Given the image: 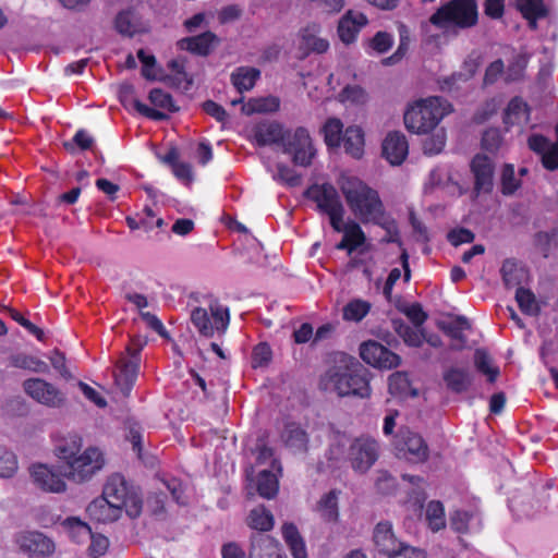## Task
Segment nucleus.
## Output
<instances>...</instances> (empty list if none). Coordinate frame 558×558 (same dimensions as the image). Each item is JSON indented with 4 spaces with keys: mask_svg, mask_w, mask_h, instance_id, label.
<instances>
[{
    "mask_svg": "<svg viewBox=\"0 0 558 558\" xmlns=\"http://www.w3.org/2000/svg\"><path fill=\"white\" fill-rule=\"evenodd\" d=\"M340 190L352 214L362 222L377 221L385 214L379 193L356 177H343Z\"/></svg>",
    "mask_w": 558,
    "mask_h": 558,
    "instance_id": "obj_1",
    "label": "nucleus"
},
{
    "mask_svg": "<svg viewBox=\"0 0 558 558\" xmlns=\"http://www.w3.org/2000/svg\"><path fill=\"white\" fill-rule=\"evenodd\" d=\"M326 377L328 388L340 397L365 398L371 393L368 372L355 357L342 354L338 365L330 368Z\"/></svg>",
    "mask_w": 558,
    "mask_h": 558,
    "instance_id": "obj_2",
    "label": "nucleus"
},
{
    "mask_svg": "<svg viewBox=\"0 0 558 558\" xmlns=\"http://www.w3.org/2000/svg\"><path fill=\"white\" fill-rule=\"evenodd\" d=\"M476 0H449L428 19V23L440 29L446 37H457L463 31L477 25Z\"/></svg>",
    "mask_w": 558,
    "mask_h": 558,
    "instance_id": "obj_3",
    "label": "nucleus"
},
{
    "mask_svg": "<svg viewBox=\"0 0 558 558\" xmlns=\"http://www.w3.org/2000/svg\"><path fill=\"white\" fill-rule=\"evenodd\" d=\"M201 305L191 312V322L197 331L207 338L223 335L230 323L229 308L213 295H204Z\"/></svg>",
    "mask_w": 558,
    "mask_h": 558,
    "instance_id": "obj_4",
    "label": "nucleus"
},
{
    "mask_svg": "<svg viewBox=\"0 0 558 558\" xmlns=\"http://www.w3.org/2000/svg\"><path fill=\"white\" fill-rule=\"evenodd\" d=\"M450 111L451 105L441 97L422 99L405 111L404 125L412 133L425 134L435 129Z\"/></svg>",
    "mask_w": 558,
    "mask_h": 558,
    "instance_id": "obj_5",
    "label": "nucleus"
},
{
    "mask_svg": "<svg viewBox=\"0 0 558 558\" xmlns=\"http://www.w3.org/2000/svg\"><path fill=\"white\" fill-rule=\"evenodd\" d=\"M101 496L119 506L131 519H136L142 514L143 497L141 489L129 483L120 473L111 474L107 478Z\"/></svg>",
    "mask_w": 558,
    "mask_h": 558,
    "instance_id": "obj_6",
    "label": "nucleus"
},
{
    "mask_svg": "<svg viewBox=\"0 0 558 558\" xmlns=\"http://www.w3.org/2000/svg\"><path fill=\"white\" fill-rule=\"evenodd\" d=\"M146 340L133 337L125 351L114 362V384L124 397H128L137 379L141 366V351Z\"/></svg>",
    "mask_w": 558,
    "mask_h": 558,
    "instance_id": "obj_7",
    "label": "nucleus"
},
{
    "mask_svg": "<svg viewBox=\"0 0 558 558\" xmlns=\"http://www.w3.org/2000/svg\"><path fill=\"white\" fill-rule=\"evenodd\" d=\"M105 464L104 452L97 447H88L66 463L64 476L74 483L82 484L90 481Z\"/></svg>",
    "mask_w": 558,
    "mask_h": 558,
    "instance_id": "obj_8",
    "label": "nucleus"
},
{
    "mask_svg": "<svg viewBox=\"0 0 558 558\" xmlns=\"http://www.w3.org/2000/svg\"><path fill=\"white\" fill-rule=\"evenodd\" d=\"M397 458L410 463H424L429 458V448L424 438L409 429L400 428L393 440Z\"/></svg>",
    "mask_w": 558,
    "mask_h": 558,
    "instance_id": "obj_9",
    "label": "nucleus"
},
{
    "mask_svg": "<svg viewBox=\"0 0 558 558\" xmlns=\"http://www.w3.org/2000/svg\"><path fill=\"white\" fill-rule=\"evenodd\" d=\"M282 147L283 153L290 155L293 163L300 167H308L316 153L308 131L302 126L286 131Z\"/></svg>",
    "mask_w": 558,
    "mask_h": 558,
    "instance_id": "obj_10",
    "label": "nucleus"
},
{
    "mask_svg": "<svg viewBox=\"0 0 558 558\" xmlns=\"http://www.w3.org/2000/svg\"><path fill=\"white\" fill-rule=\"evenodd\" d=\"M378 456L379 445L375 439L359 437L349 447L348 461L355 472L364 474L374 465Z\"/></svg>",
    "mask_w": 558,
    "mask_h": 558,
    "instance_id": "obj_11",
    "label": "nucleus"
},
{
    "mask_svg": "<svg viewBox=\"0 0 558 558\" xmlns=\"http://www.w3.org/2000/svg\"><path fill=\"white\" fill-rule=\"evenodd\" d=\"M143 11L144 4L142 1H136L122 9L114 20L117 32L126 37L147 32L148 24L144 19Z\"/></svg>",
    "mask_w": 558,
    "mask_h": 558,
    "instance_id": "obj_12",
    "label": "nucleus"
},
{
    "mask_svg": "<svg viewBox=\"0 0 558 558\" xmlns=\"http://www.w3.org/2000/svg\"><path fill=\"white\" fill-rule=\"evenodd\" d=\"M360 355L365 363L378 368L390 369L399 366L401 363V359L398 354L376 341L362 343L360 347Z\"/></svg>",
    "mask_w": 558,
    "mask_h": 558,
    "instance_id": "obj_13",
    "label": "nucleus"
},
{
    "mask_svg": "<svg viewBox=\"0 0 558 558\" xmlns=\"http://www.w3.org/2000/svg\"><path fill=\"white\" fill-rule=\"evenodd\" d=\"M471 171L474 177V193L488 194L494 187L495 167L492 159L485 155H476L471 161Z\"/></svg>",
    "mask_w": 558,
    "mask_h": 558,
    "instance_id": "obj_14",
    "label": "nucleus"
},
{
    "mask_svg": "<svg viewBox=\"0 0 558 558\" xmlns=\"http://www.w3.org/2000/svg\"><path fill=\"white\" fill-rule=\"evenodd\" d=\"M247 558H287V555L275 537L264 533H252Z\"/></svg>",
    "mask_w": 558,
    "mask_h": 558,
    "instance_id": "obj_15",
    "label": "nucleus"
},
{
    "mask_svg": "<svg viewBox=\"0 0 558 558\" xmlns=\"http://www.w3.org/2000/svg\"><path fill=\"white\" fill-rule=\"evenodd\" d=\"M306 196L325 214L344 208L337 189L329 183L312 185L306 191Z\"/></svg>",
    "mask_w": 558,
    "mask_h": 558,
    "instance_id": "obj_16",
    "label": "nucleus"
},
{
    "mask_svg": "<svg viewBox=\"0 0 558 558\" xmlns=\"http://www.w3.org/2000/svg\"><path fill=\"white\" fill-rule=\"evenodd\" d=\"M366 24L367 17L363 13L349 10L338 23L337 33L340 40L345 45L354 43L361 28Z\"/></svg>",
    "mask_w": 558,
    "mask_h": 558,
    "instance_id": "obj_17",
    "label": "nucleus"
},
{
    "mask_svg": "<svg viewBox=\"0 0 558 558\" xmlns=\"http://www.w3.org/2000/svg\"><path fill=\"white\" fill-rule=\"evenodd\" d=\"M408 142L400 132L389 133L383 143V155L393 166H399L408 156Z\"/></svg>",
    "mask_w": 558,
    "mask_h": 558,
    "instance_id": "obj_18",
    "label": "nucleus"
},
{
    "mask_svg": "<svg viewBox=\"0 0 558 558\" xmlns=\"http://www.w3.org/2000/svg\"><path fill=\"white\" fill-rule=\"evenodd\" d=\"M89 517L101 523H110L119 520L123 510L116 506L104 496L95 498L87 506Z\"/></svg>",
    "mask_w": 558,
    "mask_h": 558,
    "instance_id": "obj_19",
    "label": "nucleus"
},
{
    "mask_svg": "<svg viewBox=\"0 0 558 558\" xmlns=\"http://www.w3.org/2000/svg\"><path fill=\"white\" fill-rule=\"evenodd\" d=\"M284 446L295 454H304L308 451V435L299 424L289 423L281 433Z\"/></svg>",
    "mask_w": 558,
    "mask_h": 558,
    "instance_id": "obj_20",
    "label": "nucleus"
},
{
    "mask_svg": "<svg viewBox=\"0 0 558 558\" xmlns=\"http://www.w3.org/2000/svg\"><path fill=\"white\" fill-rule=\"evenodd\" d=\"M446 387L454 393H463L473 383V374L468 367L451 366L442 374Z\"/></svg>",
    "mask_w": 558,
    "mask_h": 558,
    "instance_id": "obj_21",
    "label": "nucleus"
},
{
    "mask_svg": "<svg viewBox=\"0 0 558 558\" xmlns=\"http://www.w3.org/2000/svg\"><path fill=\"white\" fill-rule=\"evenodd\" d=\"M64 473L53 466L37 464V486L46 492L61 493L65 489Z\"/></svg>",
    "mask_w": 558,
    "mask_h": 558,
    "instance_id": "obj_22",
    "label": "nucleus"
},
{
    "mask_svg": "<svg viewBox=\"0 0 558 558\" xmlns=\"http://www.w3.org/2000/svg\"><path fill=\"white\" fill-rule=\"evenodd\" d=\"M56 454L68 462L73 459L82 449V437L75 433L60 434L54 437Z\"/></svg>",
    "mask_w": 558,
    "mask_h": 558,
    "instance_id": "obj_23",
    "label": "nucleus"
},
{
    "mask_svg": "<svg viewBox=\"0 0 558 558\" xmlns=\"http://www.w3.org/2000/svg\"><path fill=\"white\" fill-rule=\"evenodd\" d=\"M373 539L377 549L389 556L401 543L395 535L392 525L390 522H379L373 534Z\"/></svg>",
    "mask_w": 558,
    "mask_h": 558,
    "instance_id": "obj_24",
    "label": "nucleus"
},
{
    "mask_svg": "<svg viewBox=\"0 0 558 558\" xmlns=\"http://www.w3.org/2000/svg\"><path fill=\"white\" fill-rule=\"evenodd\" d=\"M438 327L452 339L459 341V344H451V349L460 351L465 347L466 338L463 330L470 329L471 325L466 317L456 316L450 322H439Z\"/></svg>",
    "mask_w": 558,
    "mask_h": 558,
    "instance_id": "obj_25",
    "label": "nucleus"
},
{
    "mask_svg": "<svg viewBox=\"0 0 558 558\" xmlns=\"http://www.w3.org/2000/svg\"><path fill=\"white\" fill-rule=\"evenodd\" d=\"M318 31L319 26L315 24L302 31L300 49L304 56L311 52L324 53L328 50L329 43L327 39L316 36Z\"/></svg>",
    "mask_w": 558,
    "mask_h": 558,
    "instance_id": "obj_26",
    "label": "nucleus"
},
{
    "mask_svg": "<svg viewBox=\"0 0 558 558\" xmlns=\"http://www.w3.org/2000/svg\"><path fill=\"white\" fill-rule=\"evenodd\" d=\"M286 131L277 122L263 123L256 126L254 138L259 146L283 143Z\"/></svg>",
    "mask_w": 558,
    "mask_h": 558,
    "instance_id": "obj_27",
    "label": "nucleus"
},
{
    "mask_svg": "<svg viewBox=\"0 0 558 558\" xmlns=\"http://www.w3.org/2000/svg\"><path fill=\"white\" fill-rule=\"evenodd\" d=\"M217 37L211 32H205L194 37H187L180 41L182 49H186L199 56H207L210 53Z\"/></svg>",
    "mask_w": 558,
    "mask_h": 558,
    "instance_id": "obj_28",
    "label": "nucleus"
},
{
    "mask_svg": "<svg viewBox=\"0 0 558 558\" xmlns=\"http://www.w3.org/2000/svg\"><path fill=\"white\" fill-rule=\"evenodd\" d=\"M246 524L252 530L257 531L256 533L266 534V532L274 527L275 519L272 513L265 506L260 505L250 511Z\"/></svg>",
    "mask_w": 558,
    "mask_h": 558,
    "instance_id": "obj_29",
    "label": "nucleus"
},
{
    "mask_svg": "<svg viewBox=\"0 0 558 558\" xmlns=\"http://www.w3.org/2000/svg\"><path fill=\"white\" fill-rule=\"evenodd\" d=\"M37 402L49 408H60L64 404L65 397L52 384L37 378Z\"/></svg>",
    "mask_w": 558,
    "mask_h": 558,
    "instance_id": "obj_30",
    "label": "nucleus"
},
{
    "mask_svg": "<svg viewBox=\"0 0 558 558\" xmlns=\"http://www.w3.org/2000/svg\"><path fill=\"white\" fill-rule=\"evenodd\" d=\"M343 147L353 158H361L364 153V134L360 126L351 125L344 131Z\"/></svg>",
    "mask_w": 558,
    "mask_h": 558,
    "instance_id": "obj_31",
    "label": "nucleus"
},
{
    "mask_svg": "<svg viewBox=\"0 0 558 558\" xmlns=\"http://www.w3.org/2000/svg\"><path fill=\"white\" fill-rule=\"evenodd\" d=\"M282 537L293 558H307L305 543L294 524L284 523L282 525Z\"/></svg>",
    "mask_w": 558,
    "mask_h": 558,
    "instance_id": "obj_32",
    "label": "nucleus"
},
{
    "mask_svg": "<svg viewBox=\"0 0 558 558\" xmlns=\"http://www.w3.org/2000/svg\"><path fill=\"white\" fill-rule=\"evenodd\" d=\"M517 5L522 15L529 21L531 29L537 28V19L547 15V9L543 0H517Z\"/></svg>",
    "mask_w": 558,
    "mask_h": 558,
    "instance_id": "obj_33",
    "label": "nucleus"
},
{
    "mask_svg": "<svg viewBox=\"0 0 558 558\" xmlns=\"http://www.w3.org/2000/svg\"><path fill=\"white\" fill-rule=\"evenodd\" d=\"M340 492L332 489L323 495L316 505V511L320 518L327 522L337 521L338 512V497Z\"/></svg>",
    "mask_w": 558,
    "mask_h": 558,
    "instance_id": "obj_34",
    "label": "nucleus"
},
{
    "mask_svg": "<svg viewBox=\"0 0 558 558\" xmlns=\"http://www.w3.org/2000/svg\"><path fill=\"white\" fill-rule=\"evenodd\" d=\"M500 272L504 283L508 289L521 287L526 277L525 270L514 259H506Z\"/></svg>",
    "mask_w": 558,
    "mask_h": 558,
    "instance_id": "obj_35",
    "label": "nucleus"
},
{
    "mask_svg": "<svg viewBox=\"0 0 558 558\" xmlns=\"http://www.w3.org/2000/svg\"><path fill=\"white\" fill-rule=\"evenodd\" d=\"M260 72L255 68L241 66L231 74V82L240 92H246L254 87Z\"/></svg>",
    "mask_w": 558,
    "mask_h": 558,
    "instance_id": "obj_36",
    "label": "nucleus"
},
{
    "mask_svg": "<svg viewBox=\"0 0 558 558\" xmlns=\"http://www.w3.org/2000/svg\"><path fill=\"white\" fill-rule=\"evenodd\" d=\"M527 119V105L520 98L511 99L504 113L505 124L514 125L522 121H526Z\"/></svg>",
    "mask_w": 558,
    "mask_h": 558,
    "instance_id": "obj_37",
    "label": "nucleus"
},
{
    "mask_svg": "<svg viewBox=\"0 0 558 558\" xmlns=\"http://www.w3.org/2000/svg\"><path fill=\"white\" fill-rule=\"evenodd\" d=\"M389 392L399 397H416L417 390L411 387L410 380L404 373L396 372L389 376Z\"/></svg>",
    "mask_w": 558,
    "mask_h": 558,
    "instance_id": "obj_38",
    "label": "nucleus"
},
{
    "mask_svg": "<svg viewBox=\"0 0 558 558\" xmlns=\"http://www.w3.org/2000/svg\"><path fill=\"white\" fill-rule=\"evenodd\" d=\"M256 487L260 497L271 499L278 493V478L271 471L263 470L258 474Z\"/></svg>",
    "mask_w": 558,
    "mask_h": 558,
    "instance_id": "obj_39",
    "label": "nucleus"
},
{
    "mask_svg": "<svg viewBox=\"0 0 558 558\" xmlns=\"http://www.w3.org/2000/svg\"><path fill=\"white\" fill-rule=\"evenodd\" d=\"M464 65L469 66L466 72H454L449 76H445L438 80L439 88L442 92L451 93L459 90L462 83H466L473 77L475 73L473 65H469L468 63Z\"/></svg>",
    "mask_w": 558,
    "mask_h": 558,
    "instance_id": "obj_40",
    "label": "nucleus"
},
{
    "mask_svg": "<svg viewBox=\"0 0 558 558\" xmlns=\"http://www.w3.org/2000/svg\"><path fill=\"white\" fill-rule=\"evenodd\" d=\"M474 365L480 373L487 376V380L489 383H494L497 379L499 375V368L493 365L492 357L485 350H475Z\"/></svg>",
    "mask_w": 558,
    "mask_h": 558,
    "instance_id": "obj_41",
    "label": "nucleus"
},
{
    "mask_svg": "<svg viewBox=\"0 0 558 558\" xmlns=\"http://www.w3.org/2000/svg\"><path fill=\"white\" fill-rule=\"evenodd\" d=\"M515 301L518 302V305L523 313L531 316L538 315L541 308L535 300L534 293L531 290L524 289L523 287L517 288Z\"/></svg>",
    "mask_w": 558,
    "mask_h": 558,
    "instance_id": "obj_42",
    "label": "nucleus"
},
{
    "mask_svg": "<svg viewBox=\"0 0 558 558\" xmlns=\"http://www.w3.org/2000/svg\"><path fill=\"white\" fill-rule=\"evenodd\" d=\"M279 108V101L275 97L252 99L242 106V112L251 116L257 112H270Z\"/></svg>",
    "mask_w": 558,
    "mask_h": 558,
    "instance_id": "obj_43",
    "label": "nucleus"
},
{
    "mask_svg": "<svg viewBox=\"0 0 558 558\" xmlns=\"http://www.w3.org/2000/svg\"><path fill=\"white\" fill-rule=\"evenodd\" d=\"M534 243L543 253L544 257H548L551 247L558 246V228L550 231H541L535 234Z\"/></svg>",
    "mask_w": 558,
    "mask_h": 558,
    "instance_id": "obj_44",
    "label": "nucleus"
},
{
    "mask_svg": "<svg viewBox=\"0 0 558 558\" xmlns=\"http://www.w3.org/2000/svg\"><path fill=\"white\" fill-rule=\"evenodd\" d=\"M426 520L429 527L437 532L445 526V510L440 501H430L426 508Z\"/></svg>",
    "mask_w": 558,
    "mask_h": 558,
    "instance_id": "obj_45",
    "label": "nucleus"
},
{
    "mask_svg": "<svg viewBox=\"0 0 558 558\" xmlns=\"http://www.w3.org/2000/svg\"><path fill=\"white\" fill-rule=\"evenodd\" d=\"M343 124L337 118H330L324 125L325 142L328 146L336 147L340 145Z\"/></svg>",
    "mask_w": 558,
    "mask_h": 558,
    "instance_id": "obj_46",
    "label": "nucleus"
},
{
    "mask_svg": "<svg viewBox=\"0 0 558 558\" xmlns=\"http://www.w3.org/2000/svg\"><path fill=\"white\" fill-rule=\"evenodd\" d=\"M19 469L15 454L5 448L0 447V477H12Z\"/></svg>",
    "mask_w": 558,
    "mask_h": 558,
    "instance_id": "obj_47",
    "label": "nucleus"
},
{
    "mask_svg": "<svg viewBox=\"0 0 558 558\" xmlns=\"http://www.w3.org/2000/svg\"><path fill=\"white\" fill-rule=\"evenodd\" d=\"M475 519L478 520L477 514L474 512L456 510L450 515V526L459 533H466L469 531L470 523Z\"/></svg>",
    "mask_w": 558,
    "mask_h": 558,
    "instance_id": "obj_48",
    "label": "nucleus"
},
{
    "mask_svg": "<svg viewBox=\"0 0 558 558\" xmlns=\"http://www.w3.org/2000/svg\"><path fill=\"white\" fill-rule=\"evenodd\" d=\"M368 311V303L360 300L352 301L343 307V318L345 320L360 322L366 316Z\"/></svg>",
    "mask_w": 558,
    "mask_h": 558,
    "instance_id": "obj_49",
    "label": "nucleus"
},
{
    "mask_svg": "<svg viewBox=\"0 0 558 558\" xmlns=\"http://www.w3.org/2000/svg\"><path fill=\"white\" fill-rule=\"evenodd\" d=\"M343 234L350 241V253L363 245L366 240L361 226L354 220L347 222V228L344 229Z\"/></svg>",
    "mask_w": 558,
    "mask_h": 558,
    "instance_id": "obj_50",
    "label": "nucleus"
},
{
    "mask_svg": "<svg viewBox=\"0 0 558 558\" xmlns=\"http://www.w3.org/2000/svg\"><path fill=\"white\" fill-rule=\"evenodd\" d=\"M372 223L381 227L387 232V236L384 239V241L388 243H398L401 245L398 226L395 219L387 216L386 213L379 217L377 221H373Z\"/></svg>",
    "mask_w": 558,
    "mask_h": 558,
    "instance_id": "obj_51",
    "label": "nucleus"
},
{
    "mask_svg": "<svg viewBox=\"0 0 558 558\" xmlns=\"http://www.w3.org/2000/svg\"><path fill=\"white\" fill-rule=\"evenodd\" d=\"M148 98L150 102L156 107L167 109L171 112L179 110V107H177L173 102L172 96L160 88L151 89Z\"/></svg>",
    "mask_w": 558,
    "mask_h": 558,
    "instance_id": "obj_52",
    "label": "nucleus"
},
{
    "mask_svg": "<svg viewBox=\"0 0 558 558\" xmlns=\"http://www.w3.org/2000/svg\"><path fill=\"white\" fill-rule=\"evenodd\" d=\"M520 187V182L514 177L512 165H505L501 173V192L504 195H512Z\"/></svg>",
    "mask_w": 558,
    "mask_h": 558,
    "instance_id": "obj_53",
    "label": "nucleus"
},
{
    "mask_svg": "<svg viewBox=\"0 0 558 558\" xmlns=\"http://www.w3.org/2000/svg\"><path fill=\"white\" fill-rule=\"evenodd\" d=\"M446 144L445 131L439 130L434 133L430 137H427L423 143V150L426 155L439 154Z\"/></svg>",
    "mask_w": 558,
    "mask_h": 558,
    "instance_id": "obj_54",
    "label": "nucleus"
},
{
    "mask_svg": "<svg viewBox=\"0 0 558 558\" xmlns=\"http://www.w3.org/2000/svg\"><path fill=\"white\" fill-rule=\"evenodd\" d=\"M119 98L124 107H133L137 112L141 111L140 106H144V104L134 96V86L128 83L120 86Z\"/></svg>",
    "mask_w": 558,
    "mask_h": 558,
    "instance_id": "obj_55",
    "label": "nucleus"
},
{
    "mask_svg": "<svg viewBox=\"0 0 558 558\" xmlns=\"http://www.w3.org/2000/svg\"><path fill=\"white\" fill-rule=\"evenodd\" d=\"M271 360V349L270 347L263 342L258 343L254 350L252 355V365L253 367H263L266 366Z\"/></svg>",
    "mask_w": 558,
    "mask_h": 558,
    "instance_id": "obj_56",
    "label": "nucleus"
},
{
    "mask_svg": "<svg viewBox=\"0 0 558 558\" xmlns=\"http://www.w3.org/2000/svg\"><path fill=\"white\" fill-rule=\"evenodd\" d=\"M388 558H426V554L420 548L401 542Z\"/></svg>",
    "mask_w": 558,
    "mask_h": 558,
    "instance_id": "obj_57",
    "label": "nucleus"
},
{
    "mask_svg": "<svg viewBox=\"0 0 558 558\" xmlns=\"http://www.w3.org/2000/svg\"><path fill=\"white\" fill-rule=\"evenodd\" d=\"M137 58L143 63L142 75L149 81L157 80V75L153 71L156 65L155 56L148 54L144 49H140L137 51Z\"/></svg>",
    "mask_w": 558,
    "mask_h": 558,
    "instance_id": "obj_58",
    "label": "nucleus"
},
{
    "mask_svg": "<svg viewBox=\"0 0 558 558\" xmlns=\"http://www.w3.org/2000/svg\"><path fill=\"white\" fill-rule=\"evenodd\" d=\"M393 44L391 35L386 32H378L369 40V46L378 53L387 52Z\"/></svg>",
    "mask_w": 558,
    "mask_h": 558,
    "instance_id": "obj_59",
    "label": "nucleus"
},
{
    "mask_svg": "<svg viewBox=\"0 0 558 558\" xmlns=\"http://www.w3.org/2000/svg\"><path fill=\"white\" fill-rule=\"evenodd\" d=\"M397 486L396 478L387 471H379L376 478V488L381 494H391Z\"/></svg>",
    "mask_w": 558,
    "mask_h": 558,
    "instance_id": "obj_60",
    "label": "nucleus"
},
{
    "mask_svg": "<svg viewBox=\"0 0 558 558\" xmlns=\"http://www.w3.org/2000/svg\"><path fill=\"white\" fill-rule=\"evenodd\" d=\"M342 101L363 104L366 100L365 90L360 86H347L340 94Z\"/></svg>",
    "mask_w": 558,
    "mask_h": 558,
    "instance_id": "obj_61",
    "label": "nucleus"
},
{
    "mask_svg": "<svg viewBox=\"0 0 558 558\" xmlns=\"http://www.w3.org/2000/svg\"><path fill=\"white\" fill-rule=\"evenodd\" d=\"M167 496L162 492L151 493L147 498V507L154 515H160L165 513V504Z\"/></svg>",
    "mask_w": 558,
    "mask_h": 558,
    "instance_id": "obj_62",
    "label": "nucleus"
},
{
    "mask_svg": "<svg viewBox=\"0 0 558 558\" xmlns=\"http://www.w3.org/2000/svg\"><path fill=\"white\" fill-rule=\"evenodd\" d=\"M56 551V543L49 536L37 532V556L49 557Z\"/></svg>",
    "mask_w": 558,
    "mask_h": 558,
    "instance_id": "obj_63",
    "label": "nucleus"
},
{
    "mask_svg": "<svg viewBox=\"0 0 558 558\" xmlns=\"http://www.w3.org/2000/svg\"><path fill=\"white\" fill-rule=\"evenodd\" d=\"M543 166L547 170L558 169V144H553L542 156Z\"/></svg>",
    "mask_w": 558,
    "mask_h": 558,
    "instance_id": "obj_64",
    "label": "nucleus"
}]
</instances>
